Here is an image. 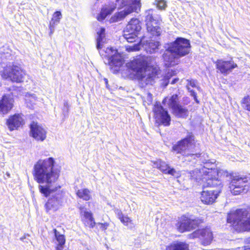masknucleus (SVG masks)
Segmentation results:
<instances>
[{"label": "nucleus", "instance_id": "9b49d317", "mask_svg": "<svg viewBox=\"0 0 250 250\" xmlns=\"http://www.w3.org/2000/svg\"><path fill=\"white\" fill-rule=\"evenodd\" d=\"M141 29L140 21L133 18L129 22L124 31V37L128 42H134L137 39L138 33Z\"/></svg>", "mask_w": 250, "mask_h": 250}, {"label": "nucleus", "instance_id": "58836bf2", "mask_svg": "<svg viewBox=\"0 0 250 250\" xmlns=\"http://www.w3.org/2000/svg\"><path fill=\"white\" fill-rule=\"evenodd\" d=\"M187 88L188 91L190 93V95L191 96L193 97L194 99L196 101V102L198 103L199 102L197 99L196 93L195 92V91L190 89L189 88V87H188V86H187Z\"/></svg>", "mask_w": 250, "mask_h": 250}, {"label": "nucleus", "instance_id": "f704fd0d", "mask_svg": "<svg viewBox=\"0 0 250 250\" xmlns=\"http://www.w3.org/2000/svg\"><path fill=\"white\" fill-rule=\"evenodd\" d=\"M125 48L128 52L138 51L140 49V44L139 43H135L131 45H126Z\"/></svg>", "mask_w": 250, "mask_h": 250}, {"label": "nucleus", "instance_id": "2eb2a0df", "mask_svg": "<svg viewBox=\"0 0 250 250\" xmlns=\"http://www.w3.org/2000/svg\"><path fill=\"white\" fill-rule=\"evenodd\" d=\"M145 21L147 31L152 36L158 37L161 35L162 29L159 26V17H146Z\"/></svg>", "mask_w": 250, "mask_h": 250}, {"label": "nucleus", "instance_id": "79ce46f5", "mask_svg": "<svg viewBox=\"0 0 250 250\" xmlns=\"http://www.w3.org/2000/svg\"><path fill=\"white\" fill-rule=\"evenodd\" d=\"M179 80V79L177 78H174L172 81L170 83L171 84H174L175 83H177Z\"/></svg>", "mask_w": 250, "mask_h": 250}, {"label": "nucleus", "instance_id": "37998d69", "mask_svg": "<svg viewBox=\"0 0 250 250\" xmlns=\"http://www.w3.org/2000/svg\"><path fill=\"white\" fill-rule=\"evenodd\" d=\"M152 99V95L150 93H147V99L149 100L150 101H151Z\"/></svg>", "mask_w": 250, "mask_h": 250}, {"label": "nucleus", "instance_id": "dca6fc26", "mask_svg": "<svg viewBox=\"0 0 250 250\" xmlns=\"http://www.w3.org/2000/svg\"><path fill=\"white\" fill-rule=\"evenodd\" d=\"M216 66L221 74L224 76H227L238 66L231 59L229 61H225L223 59L218 60L216 62Z\"/></svg>", "mask_w": 250, "mask_h": 250}, {"label": "nucleus", "instance_id": "4be33fe9", "mask_svg": "<svg viewBox=\"0 0 250 250\" xmlns=\"http://www.w3.org/2000/svg\"><path fill=\"white\" fill-rule=\"evenodd\" d=\"M12 108L11 100L7 95L2 96L0 101V114H5Z\"/></svg>", "mask_w": 250, "mask_h": 250}, {"label": "nucleus", "instance_id": "a211bd4d", "mask_svg": "<svg viewBox=\"0 0 250 250\" xmlns=\"http://www.w3.org/2000/svg\"><path fill=\"white\" fill-rule=\"evenodd\" d=\"M30 136L38 141L42 142L46 137V131L37 123L32 122L30 125Z\"/></svg>", "mask_w": 250, "mask_h": 250}, {"label": "nucleus", "instance_id": "5701e85b", "mask_svg": "<svg viewBox=\"0 0 250 250\" xmlns=\"http://www.w3.org/2000/svg\"><path fill=\"white\" fill-rule=\"evenodd\" d=\"M141 42H146L145 49L147 52L150 54L155 53L158 49V46L160 45V42L158 41H155L152 40L149 41H144V38L142 39L141 41Z\"/></svg>", "mask_w": 250, "mask_h": 250}, {"label": "nucleus", "instance_id": "7ed1b4c3", "mask_svg": "<svg viewBox=\"0 0 250 250\" xmlns=\"http://www.w3.org/2000/svg\"><path fill=\"white\" fill-rule=\"evenodd\" d=\"M190 48L188 40L182 37L177 38L174 42L168 44L163 54L165 66L169 67L176 64L178 59L188 54Z\"/></svg>", "mask_w": 250, "mask_h": 250}, {"label": "nucleus", "instance_id": "09e8293b", "mask_svg": "<svg viewBox=\"0 0 250 250\" xmlns=\"http://www.w3.org/2000/svg\"><path fill=\"white\" fill-rule=\"evenodd\" d=\"M245 250H250V248H245Z\"/></svg>", "mask_w": 250, "mask_h": 250}, {"label": "nucleus", "instance_id": "2f4dec72", "mask_svg": "<svg viewBox=\"0 0 250 250\" xmlns=\"http://www.w3.org/2000/svg\"><path fill=\"white\" fill-rule=\"evenodd\" d=\"M60 17H53L49 24L50 32L49 33V36L51 37L53 34L56 25H58L60 21Z\"/></svg>", "mask_w": 250, "mask_h": 250}, {"label": "nucleus", "instance_id": "6e6552de", "mask_svg": "<svg viewBox=\"0 0 250 250\" xmlns=\"http://www.w3.org/2000/svg\"><path fill=\"white\" fill-rule=\"evenodd\" d=\"M3 67L1 74L3 79L17 83H21L23 81L24 73L19 66L14 64L10 65L9 63V66L7 65Z\"/></svg>", "mask_w": 250, "mask_h": 250}, {"label": "nucleus", "instance_id": "cd10ccee", "mask_svg": "<svg viewBox=\"0 0 250 250\" xmlns=\"http://www.w3.org/2000/svg\"><path fill=\"white\" fill-rule=\"evenodd\" d=\"M83 213L84 217V222L85 226L93 228L95 225L94 219L92 216V214L88 211L84 210L81 212Z\"/></svg>", "mask_w": 250, "mask_h": 250}, {"label": "nucleus", "instance_id": "0eeeda50", "mask_svg": "<svg viewBox=\"0 0 250 250\" xmlns=\"http://www.w3.org/2000/svg\"><path fill=\"white\" fill-rule=\"evenodd\" d=\"M248 215L249 211L245 208L231 211L228 215L227 222L238 231H250V216L248 217Z\"/></svg>", "mask_w": 250, "mask_h": 250}, {"label": "nucleus", "instance_id": "f03ea898", "mask_svg": "<svg viewBox=\"0 0 250 250\" xmlns=\"http://www.w3.org/2000/svg\"><path fill=\"white\" fill-rule=\"evenodd\" d=\"M147 64L142 58L136 59L128 64V67L135 72V78L142 87L153 85L161 74L159 69L148 66Z\"/></svg>", "mask_w": 250, "mask_h": 250}, {"label": "nucleus", "instance_id": "423d86ee", "mask_svg": "<svg viewBox=\"0 0 250 250\" xmlns=\"http://www.w3.org/2000/svg\"><path fill=\"white\" fill-rule=\"evenodd\" d=\"M194 141V136L191 132L188 133V135L184 139L178 141L172 146V150L176 152L177 154H181L185 156H190L194 159L195 157L199 158V163L204 165L207 162L209 161L208 156L205 153H190L189 149L193 145Z\"/></svg>", "mask_w": 250, "mask_h": 250}, {"label": "nucleus", "instance_id": "f3484780", "mask_svg": "<svg viewBox=\"0 0 250 250\" xmlns=\"http://www.w3.org/2000/svg\"><path fill=\"white\" fill-rule=\"evenodd\" d=\"M209 187H217V189L214 190H204L201 193L200 197L201 201L203 203L208 205L212 204L215 201L221 192V185L210 186Z\"/></svg>", "mask_w": 250, "mask_h": 250}, {"label": "nucleus", "instance_id": "39448f33", "mask_svg": "<svg viewBox=\"0 0 250 250\" xmlns=\"http://www.w3.org/2000/svg\"><path fill=\"white\" fill-rule=\"evenodd\" d=\"M214 160H209V161L203 165L201 169H196L191 171L190 178L199 183L202 181L204 183V186H220V180L215 178L216 170L214 168Z\"/></svg>", "mask_w": 250, "mask_h": 250}, {"label": "nucleus", "instance_id": "c85d7f7f", "mask_svg": "<svg viewBox=\"0 0 250 250\" xmlns=\"http://www.w3.org/2000/svg\"><path fill=\"white\" fill-rule=\"evenodd\" d=\"M116 4L111 2L104 5L102 8L100 16H108L112 13L116 9Z\"/></svg>", "mask_w": 250, "mask_h": 250}, {"label": "nucleus", "instance_id": "1a4fd4ad", "mask_svg": "<svg viewBox=\"0 0 250 250\" xmlns=\"http://www.w3.org/2000/svg\"><path fill=\"white\" fill-rule=\"evenodd\" d=\"M61 187L54 189L48 196L51 195L47 202L45 203L44 207L46 211H55L59 209L62 205L64 196V193L60 189Z\"/></svg>", "mask_w": 250, "mask_h": 250}, {"label": "nucleus", "instance_id": "a19ab883", "mask_svg": "<svg viewBox=\"0 0 250 250\" xmlns=\"http://www.w3.org/2000/svg\"><path fill=\"white\" fill-rule=\"evenodd\" d=\"M109 17H97V19L99 21H103L104 20H107V19H106V18Z\"/></svg>", "mask_w": 250, "mask_h": 250}, {"label": "nucleus", "instance_id": "20e7f679", "mask_svg": "<svg viewBox=\"0 0 250 250\" xmlns=\"http://www.w3.org/2000/svg\"><path fill=\"white\" fill-rule=\"evenodd\" d=\"M105 31V29L104 27L101 28L99 31H97L96 48L99 50L101 56L106 59L104 61V63L110 66L114 73H117L123 64L124 60L117 50L112 47L107 48L105 50H102L106 41Z\"/></svg>", "mask_w": 250, "mask_h": 250}, {"label": "nucleus", "instance_id": "e433bc0d", "mask_svg": "<svg viewBox=\"0 0 250 250\" xmlns=\"http://www.w3.org/2000/svg\"><path fill=\"white\" fill-rule=\"evenodd\" d=\"M166 7V2L164 0H161L157 1V7L160 10H163Z\"/></svg>", "mask_w": 250, "mask_h": 250}, {"label": "nucleus", "instance_id": "49530a36", "mask_svg": "<svg viewBox=\"0 0 250 250\" xmlns=\"http://www.w3.org/2000/svg\"><path fill=\"white\" fill-rule=\"evenodd\" d=\"M101 226L103 229H105L107 228V225L105 224H101Z\"/></svg>", "mask_w": 250, "mask_h": 250}, {"label": "nucleus", "instance_id": "393cba45", "mask_svg": "<svg viewBox=\"0 0 250 250\" xmlns=\"http://www.w3.org/2000/svg\"><path fill=\"white\" fill-rule=\"evenodd\" d=\"M118 218L121 222L129 229H132L135 228V224L128 216L124 215L121 211L118 212Z\"/></svg>", "mask_w": 250, "mask_h": 250}, {"label": "nucleus", "instance_id": "bb28decb", "mask_svg": "<svg viewBox=\"0 0 250 250\" xmlns=\"http://www.w3.org/2000/svg\"><path fill=\"white\" fill-rule=\"evenodd\" d=\"M233 177V176L230 173H229L227 171L220 169L218 171L216 170V174L215 175V178L218 179L219 180H220L221 183H222V180H227L229 181V180H231ZM222 185H221V188H222Z\"/></svg>", "mask_w": 250, "mask_h": 250}, {"label": "nucleus", "instance_id": "c03bdc74", "mask_svg": "<svg viewBox=\"0 0 250 250\" xmlns=\"http://www.w3.org/2000/svg\"><path fill=\"white\" fill-rule=\"evenodd\" d=\"M245 248H250V237L248 239L247 245L246 246Z\"/></svg>", "mask_w": 250, "mask_h": 250}, {"label": "nucleus", "instance_id": "f8f14e48", "mask_svg": "<svg viewBox=\"0 0 250 250\" xmlns=\"http://www.w3.org/2000/svg\"><path fill=\"white\" fill-rule=\"evenodd\" d=\"M202 223L203 220L198 217L183 216L181 221L177 223L176 227L179 232H184L196 229Z\"/></svg>", "mask_w": 250, "mask_h": 250}, {"label": "nucleus", "instance_id": "c9c22d12", "mask_svg": "<svg viewBox=\"0 0 250 250\" xmlns=\"http://www.w3.org/2000/svg\"><path fill=\"white\" fill-rule=\"evenodd\" d=\"M69 110V106L67 101H64L63 106L62 108V112L64 117H66L68 115Z\"/></svg>", "mask_w": 250, "mask_h": 250}, {"label": "nucleus", "instance_id": "7c9ffc66", "mask_svg": "<svg viewBox=\"0 0 250 250\" xmlns=\"http://www.w3.org/2000/svg\"><path fill=\"white\" fill-rule=\"evenodd\" d=\"M90 192L87 188H84L78 190L77 192V195L80 198L85 201L89 200L91 198Z\"/></svg>", "mask_w": 250, "mask_h": 250}, {"label": "nucleus", "instance_id": "ddd939ff", "mask_svg": "<svg viewBox=\"0 0 250 250\" xmlns=\"http://www.w3.org/2000/svg\"><path fill=\"white\" fill-rule=\"evenodd\" d=\"M155 118L157 122L165 126L170 125L171 117L167 109L161 104H156L153 108Z\"/></svg>", "mask_w": 250, "mask_h": 250}, {"label": "nucleus", "instance_id": "412c9836", "mask_svg": "<svg viewBox=\"0 0 250 250\" xmlns=\"http://www.w3.org/2000/svg\"><path fill=\"white\" fill-rule=\"evenodd\" d=\"M13 56L12 55V51L10 49L7 48L6 49L1 48L0 50V63L6 64V66L7 65L9 66V63L10 65H12L13 62H11L10 61L13 60Z\"/></svg>", "mask_w": 250, "mask_h": 250}, {"label": "nucleus", "instance_id": "6ab92c4d", "mask_svg": "<svg viewBox=\"0 0 250 250\" xmlns=\"http://www.w3.org/2000/svg\"><path fill=\"white\" fill-rule=\"evenodd\" d=\"M23 120L19 114H15L9 117L7 120L6 124L10 130L17 129L23 123Z\"/></svg>", "mask_w": 250, "mask_h": 250}, {"label": "nucleus", "instance_id": "72a5a7b5", "mask_svg": "<svg viewBox=\"0 0 250 250\" xmlns=\"http://www.w3.org/2000/svg\"><path fill=\"white\" fill-rule=\"evenodd\" d=\"M242 104L245 109L250 111V96L245 97L242 99Z\"/></svg>", "mask_w": 250, "mask_h": 250}, {"label": "nucleus", "instance_id": "f257e3e1", "mask_svg": "<svg viewBox=\"0 0 250 250\" xmlns=\"http://www.w3.org/2000/svg\"><path fill=\"white\" fill-rule=\"evenodd\" d=\"M55 160L49 157L44 160H39L34 166L33 176L34 180L39 184L45 183L44 185H39L40 192L47 197L60 186L55 185L59 177V173L54 169Z\"/></svg>", "mask_w": 250, "mask_h": 250}, {"label": "nucleus", "instance_id": "a18cd8bd", "mask_svg": "<svg viewBox=\"0 0 250 250\" xmlns=\"http://www.w3.org/2000/svg\"><path fill=\"white\" fill-rule=\"evenodd\" d=\"M61 13L60 11L55 12L54 13V16H61Z\"/></svg>", "mask_w": 250, "mask_h": 250}, {"label": "nucleus", "instance_id": "473e14b6", "mask_svg": "<svg viewBox=\"0 0 250 250\" xmlns=\"http://www.w3.org/2000/svg\"><path fill=\"white\" fill-rule=\"evenodd\" d=\"M172 75L171 73L168 72L164 76L162 79L161 80L160 84L164 88H166L168 84L169 83V80L172 77Z\"/></svg>", "mask_w": 250, "mask_h": 250}, {"label": "nucleus", "instance_id": "de8ad7c7", "mask_svg": "<svg viewBox=\"0 0 250 250\" xmlns=\"http://www.w3.org/2000/svg\"><path fill=\"white\" fill-rule=\"evenodd\" d=\"M104 82H105V83L106 84V87H107V85H108V80L107 79H104Z\"/></svg>", "mask_w": 250, "mask_h": 250}, {"label": "nucleus", "instance_id": "a878e982", "mask_svg": "<svg viewBox=\"0 0 250 250\" xmlns=\"http://www.w3.org/2000/svg\"><path fill=\"white\" fill-rule=\"evenodd\" d=\"M166 250H189V246L186 242L176 241L167 246Z\"/></svg>", "mask_w": 250, "mask_h": 250}, {"label": "nucleus", "instance_id": "4468645a", "mask_svg": "<svg viewBox=\"0 0 250 250\" xmlns=\"http://www.w3.org/2000/svg\"><path fill=\"white\" fill-rule=\"evenodd\" d=\"M188 237L190 239L199 238L201 240V244L208 246L211 244L213 239V234L210 228L199 229L189 234Z\"/></svg>", "mask_w": 250, "mask_h": 250}, {"label": "nucleus", "instance_id": "b1692460", "mask_svg": "<svg viewBox=\"0 0 250 250\" xmlns=\"http://www.w3.org/2000/svg\"><path fill=\"white\" fill-rule=\"evenodd\" d=\"M172 110L173 114L178 118H186L188 116V109L180 104L172 109Z\"/></svg>", "mask_w": 250, "mask_h": 250}, {"label": "nucleus", "instance_id": "4c0bfd02", "mask_svg": "<svg viewBox=\"0 0 250 250\" xmlns=\"http://www.w3.org/2000/svg\"><path fill=\"white\" fill-rule=\"evenodd\" d=\"M125 17H111L108 21L110 23L118 22L122 20Z\"/></svg>", "mask_w": 250, "mask_h": 250}, {"label": "nucleus", "instance_id": "9d476101", "mask_svg": "<svg viewBox=\"0 0 250 250\" xmlns=\"http://www.w3.org/2000/svg\"><path fill=\"white\" fill-rule=\"evenodd\" d=\"M231 193L235 195L246 193L250 189L247 177L233 176L229 186Z\"/></svg>", "mask_w": 250, "mask_h": 250}, {"label": "nucleus", "instance_id": "c756f323", "mask_svg": "<svg viewBox=\"0 0 250 250\" xmlns=\"http://www.w3.org/2000/svg\"><path fill=\"white\" fill-rule=\"evenodd\" d=\"M168 100V105L172 109L180 104L178 95L177 94H173L169 98H165L163 101V103H165Z\"/></svg>", "mask_w": 250, "mask_h": 250}, {"label": "nucleus", "instance_id": "ea45409f", "mask_svg": "<svg viewBox=\"0 0 250 250\" xmlns=\"http://www.w3.org/2000/svg\"><path fill=\"white\" fill-rule=\"evenodd\" d=\"M187 81L188 83L187 86H188V87H189V86H190L192 87H196V81H195L194 80H188Z\"/></svg>", "mask_w": 250, "mask_h": 250}, {"label": "nucleus", "instance_id": "aec40b11", "mask_svg": "<svg viewBox=\"0 0 250 250\" xmlns=\"http://www.w3.org/2000/svg\"><path fill=\"white\" fill-rule=\"evenodd\" d=\"M154 167L159 169L163 173L172 176H174L176 172L174 168H170L168 164L161 160L154 163Z\"/></svg>", "mask_w": 250, "mask_h": 250}]
</instances>
